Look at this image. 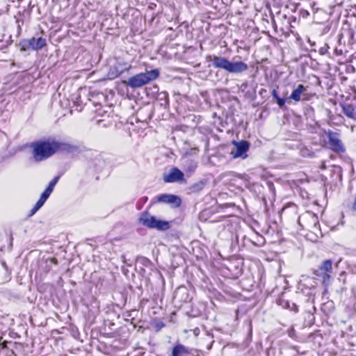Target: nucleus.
<instances>
[{
	"instance_id": "obj_10",
	"label": "nucleus",
	"mask_w": 356,
	"mask_h": 356,
	"mask_svg": "<svg viewBox=\"0 0 356 356\" xmlns=\"http://www.w3.org/2000/svg\"><path fill=\"white\" fill-rule=\"evenodd\" d=\"M232 144L234 147L231 151V155L233 159H245L248 158V152L250 148V143L245 140H241L240 141L232 140Z\"/></svg>"
},
{
	"instance_id": "obj_36",
	"label": "nucleus",
	"mask_w": 356,
	"mask_h": 356,
	"mask_svg": "<svg viewBox=\"0 0 356 356\" xmlns=\"http://www.w3.org/2000/svg\"><path fill=\"white\" fill-rule=\"evenodd\" d=\"M334 53L337 56H341L343 54V50L341 49H339L337 47H335L334 49Z\"/></svg>"
},
{
	"instance_id": "obj_47",
	"label": "nucleus",
	"mask_w": 356,
	"mask_h": 356,
	"mask_svg": "<svg viewBox=\"0 0 356 356\" xmlns=\"http://www.w3.org/2000/svg\"><path fill=\"white\" fill-rule=\"evenodd\" d=\"M249 326H250V328H249V334L251 335L252 334V325H251V322H250L249 323Z\"/></svg>"
},
{
	"instance_id": "obj_33",
	"label": "nucleus",
	"mask_w": 356,
	"mask_h": 356,
	"mask_svg": "<svg viewBox=\"0 0 356 356\" xmlns=\"http://www.w3.org/2000/svg\"><path fill=\"white\" fill-rule=\"evenodd\" d=\"M350 40L352 41V43L354 44V43H356V32L355 33H353V32H350Z\"/></svg>"
},
{
	"instance_id": "obj_4",
	"label": "nucleus",
	"mask_w": 356,
	"mask_h": 356,
	"mask_svg": "<svg viewBox=\"0 0 356 356\" xmlns=\"http://www.w3.org/2000/svg\"><path fill=\"white\" fill-rule=\"evenodd\" d=\"M21 51H39L47 46V37L43 31L31 38L22 39L17 44Z\"/></svg>"
},
{
	"instance_id": "obj_5",
	"label": "nucleus",
	"mask_w": 356,
	"mask_h": 356,
	"mask_svg": "<svg viewBox=\"0 0 356 356\" xmlns=\"http://www.w3.org/2000/svg\"><path fill=\"white\" fill-rule=\"evenodd\" d=\"M159 75L160 71L157 68L146 70L145 72H141L131 76L127 80L123 81L122 83L131 88H138L154 81Z\"/></svg>"
},
{
	"instance_id": "obj_2",
	"label": "nucleus",
	"mask_w": 356,
	"mask_h": 356,
	"mask_svg": "<svg viewBox=\"0 0 356 356\" xmlns=\"http://www.w3.org/2000/svg\"><path fill=\"white\" fill-rule=\"evenodd\" d=\"M32 156L35 161L41 162L56 153V138L47 137L31 143Z\"/></svg>"
},
{
	"instance_id": "obj_1",
	"label": "nucleus",
	"mask_w": 356,
	"mask_h": 356,
	"mask_svg": "<svg viewBox=\"0 0 356 356\" xmlns=\"http://www.w3.org/2000/svg\"><path fill=\"white\" fill-rule=\"evenodd\" d=\"M277 302L282 308L289 309L296 314L300 309L309 316L312 315L313 312L316 309L314 305H313V299L311 300V297L306 298L302 291H296L289 300L284 299L282 295L278 298Z\"/></svg>"
},
{
	"instance_id": "obj_57",
	"label": "nucleus",
	"mask_w": 356,
	"mask_h": 356,
	"mask_svg": "<svg viewBox=\"0 0 356 356\" xmlns=\"http://www.w3.org/2000/svg\"><path fill=\"white\" fill-rule=\"evenodd\" d=\"M3 47V46H1V47H0V49H2Z\"/></svg>"
},
{
	"instance_id": "obj_16",
	"label": "nucleus",
	"mask_w": 356,
	"mask_h": 356,
	"mask_svg": "<svg viewBox=\"0 0 356 356\" xmlns=\"http://www.w3.org/2000/svg\"><path fill=\"white\" fill-rule=\"evenodd\" d=\"M307 86L302 84H298V86L292 91L289 96V99L295 102L309 101L310 95L307 92Z\"/></svg>"
},
{
	"instance_id": "obj_40",
	"label": "nucleus",
	"mask_w": 356,
	"mask_h": 356,
	"mask_svg": "<svg viewBox=\"0 0 356 356\" xmlns=\"http://www.w3.org/2000/svg\"><path fill=\"white\" fill-rule=\"evenodd\" d=\"M148 200V197L144 196L140 198L139 202L142 203H145Z\"/></svg>"
},
{
	"instance_id": "obj_35",
	"label": "nucleus",
	"mask_w": 356,
	"mask_h": 356,
	"mask_svg": "<svg viewBox=\"0 0 356 356\" xmlns=\"http://www.w3.org/2000/svg\"><path fill=\"white\" fill-rule=\"evenodd\" d=\"M271 95H272V97H273V99H275H275H277L278 97H280V96L278 95V92H277V90H276V89H273V91H272V92H271Z\"/></svg>"
},
{
	"instance_id": "obj_28",
	"label": "nucleus",
	"mask_w": 356,
	"mask_h": 356,
	"mask_svg": "<svg viewBox=\"0 0 356 356\" xmlns=\"http://www.w3.org/2000/svg\"><path fill=\"white\" fill-rule=\"evenodd\" d=\"M288 335L290 338L296 339L297 338L296 330L293 326H291L290 329L288 330Z\"/></svg>"
},
{
	"instance_id": "obj_3",
	"label": "nucleus",
	"mask_w": 356,
	"mask_h": 356,
	"mask_svg": "<svg viewBox=\"0 0 356 356\" xmlns=\"http://www.w3.org/2000/svg\"><path fill=\"white\" fill-rule=\"evenodd\" d=\"M207 61L211 63L213 68L223 70L231 74H241L248 69V64L241 60H229L228 58L217 55H209Z\"/></svg>"
},
{
	"instance_id": "obj_44",
	"label": "nucleus",
	"mask_w": 356,
	"mask_h": 356,
	"mask_svg": "<svg viewBox=\"0 0 356 356\" xmlns=\"http://www.w3.org/2000/svg\"><path fill=\"white\" fill-rule=\"evenodd\" d=\"M137 312L136 310H132L131 312H129V314L127 315L128 317H131L132 316H134V313H136Z\"/></svg>"
},
{
	"instance_id": "obj_22",
	"label": "nucleus",
	"mask_w": 356,
	"mask_h": 356,
	"mask_svg": "<svg viewBox=\"0 0 356 356\" xmlns=\"http://www.w3.org/2000/svg\"><path fill=\"white\" fill-rule=\"evenodd\" d=\"M155 99L159 103L160 106L164 108H169V97L168 93L166 91H161Z\"/></svg>"
},
{
	"instance_id": "obj_31",
	"label": "nucleus",
	"mask_w": 356,
	"mask_h": 356,
	"mask_svg": "<svg viewBox=\"0 0 356 356\" xmlns=\"http://www.w3.org/2000/svg\"><path fill=\"white\" fill-rule=\"evenodd\" d=\"M60 178V175L55 177L51 181H50L49 184L51 185V186H53L54 188L55 186L56 185V184L58 183V181H59Z\"/></svg>"
},
{
	"instance_id": "obj_54",
	"label": "nucleus",
	"mask_w": 356,
	"mask_h": 356,
	"mask_svg": "<svg viewBox=\"0 0 356 356\" xmlns=\"http://www.w3.org/2000/svg\"><path fill=\"white\" fill-rule=\"evenodd\" d=\"M5 343H6V341L3 342V343H2V345H3V348H5V347H6Z\"/></svg>"
},
{
	"instance_id": "obj_23",
	"label": "nucleus",
	"mask_w": 356,
	"mask_h": 356,
	"mask_svg": "<svg viewBox=\"0 0 356 356\" xmlns=\"http://www.w3.org/2000/svg\"><path fill=\"white\" fill-rule=\"evenodd\" d=\"M343 113L348 118L354 119L355 118V107L353 105L346 103L341 104Z\"/></svg>"
},
{
	"instance_id": "obj_20",
	"label": "nucleus",
	"mask_w": 356,
	"mask_h": 356,
	"mask_svg": "<svg viewBox=\"0 0 356 356\" xmlns=\"http://www.w3.org/2000/svg\"><path fill=\"white\" fill-rule=\"evenodd\" d=\"M244 179L245 186L248 188L250 191L261 193L263 186L257 182H252L250 178L247 175L242 176Z\"/></svg>"
},
{
	"instance_id": "obj_46",
	"label": "nucleus",
	"mask_w": 356,
	"mask_h": 356,
	"mask_svg": "<svg viewBox=\"0 0 356 356\" xmlns=\"http://www.w3.org/2000/svg\"><path fill=\"white\" fill-rule=\"evenodd\" d=\"M241 273H242V270H241V269H239V270H238L237 273H236V276L238 277V276L241 275Z\"/></svg>"
},
{
	"instance_id": "obj_39",
	"label": "nucleus",
	"mask_w": 356,
	"mask_h": 356,
	"mask_svg": "<svg viewBox=\"0 0 356 356\" xmlns=\"http://www.w3.org/2000/svg\"><path fill=\"white\" fill-rule=\"evenodd\" d=\"M38 210L35 208L34 207H33V209L30 211V213L29 214V216H33Z\"/></svg>"
},
{
	"instance_id": "obj_25",
	"label": "nucleus",
	"mask_w": 356,
	"mask_h": 356,
	"mask_svg": "<svg viewBox=\"0 0 356 356\" xmlns=\"http://www.w3.org/2000/svg\"><path fill=\"white\" fill-rule=\"evenodd\" d=\"M146 92L147 96H151L153 98H155L161 92L157 85L146 88Z\"/></svg>"
},
{
	"instance_id": "obj_6",
	"label": "nucleus",
	"mask_w": 356,
	"mask_h": 356,
	"mask_svg": "<svg viewBox=\"0 0 356 356\" xmlns=\"http://www.w3.org/2000/svg\"><path fill=\"white\" fill-rule=\"evenodd\" d=\"M138 221L149 229H155L158 231L163 232L170 228V222L158 219L156 216L150 215L147 210L140 214Z\"/></svg>"
},
{
	"instance_id": "obj_38",
	"label": "nucleus",
	"mask_w": 356,
	"mask_h": 356,
	"mask_svg": "<svg viewBox=\"0 0 356 356\" xmlns=\"http://www.w3.org/2000/svg\"><path fill=\"white\" fill-rule=\"evenodd\" d=\"M157 5L155 3H149L147 8L149 10H154L156 8Z\"/></svg>"
},
{
	"instance_id": "obj_37",
	"label": "nucleus",
	"mask_w": 356,
	"mask_h": 356,
	"mask_svg": "<svg viewBox=\"0 0 356 356\" xmlns=\"http://www.w3.org/2000/svg\"><path fill=\"white\" fill-rule=\"evenodd\" d=\"M266 184H267V185H268V188H269V189L270 191H275L274 184H273V183L272 181H267Z\"/></svg>"
},
{
	"instance_id": "obj_50",
	"label": "nucleus",
	"mask_w": 356,
	"mask_h": 356,
	"mask_svg": "<svg viewBox=\"0 0 356 356\" xmlns=\"http://www.w3.org/2000/svg\"><path fill=\"white\" fill-rule=\"evenodd\" d=\"M208 335H209V336H210V337H211L212 338H213V337H214V336H213V333H211V332H208Z\"/></svg>"
},
{
	"instance_id": "obj_43",
	"label": "nucleus",
	"mask_w": 356,
	"mask_h": 356,
	"mask_svg": "<svg viewBox=\"0 0 356 356\" xmlns=\"http://www.w3.org/2000/svg\"><path fill=\"white\" fill-rule=\"evenodd\" d=\"M139 273L141 274L143 277L145 276V270L143 267H141Z\"/></svg>"
},
{
	"instance_id": "obj_9",
	"label": "nucleus",
	"mask_w": 356,
	"mask_h": 356,
	"mask_svg": "<svg viewBox=\"0 0 356 356\" xmlns=\"http://www.w3.org/2000/svg\"><path fill=\"white\" fill-rule=\"evenodd\" d=\"M325 134L327 138V147L332 152L337 154H343L346 148L340 139V134L330 129L326 131Z\"/></svg>"
},
{
	"instance_id": "obj_53",
	"label": "nucleus",
	"mask_w": 356,
	"mask_h": 356,
	"mask_svg": "<svg viewBox=\"0 0 356 356\" xmlns=\"http://www.w3.org/2000/svg\"><path fill=\"white\" fill-rule=\"evenodd\" d=\"M270 350H271V349H270V348H269V349L267 350V354H268V355H269V354H270Z\"/></svg>"
},
{
	"instance_id": "obj_15",
	"label": "nucleus",
	"mask_w": 356,
	"mask_h": 356,
	"mask_svg": "<svg viewBox=\"0 0 356 356\" xmlns=\"http://www.w3.org/2000/svg\"><path fill=\"white\" fill-rule=\"evenodd\" d=\"M301 219L306 224V229L311 232L316 233V231H320V225L318 216L313 212H307L306 215L299 218V224L300 225Z\"/></svg>"
},
{
	"instance_id": "obj_17",
	"label": "nucleus",
	"mask_w": 356,
	"mask_h": 356,
	"mask_svg": "<svg viewBox=\"0 0 356 356\" xmlns=\"http://www.w3.org/2000/svg\"><path fill=\"white\" fill-rule=\"evenodd\" d=\"M131 67V65L125 62H117L112 67H111L108 76L109 79H113L126 71H128Z\"/></svg>"
},
{
	"instance_id": "obj_55",
	"label": "nucleus",
	"mask_w": 356,
	"mask_h": 356,
	"mask_svg": "<svg viewBox=\"0 0 356 356\" xmlns=\"http://www.w3.org/2000/svg\"><path fill=\"white\" fill-rule=\"evenodd\" d=\"M309 15V13L307 12V13H305V15Z\"/></svg>"
},
{
	"instance_id": "obj_8",
	"label": "nucleus",
	"mask_w": 356,
	"mask_h": 356,
	"mask_svg": "<svg viewBox=\"0 0 356 356\" xmlns=\"http://www.w3.org/2000/svg\"><path fill=\"white\" fill-rule=\"evenodd\" d=\"M332 264L331 259H326L313 270V274L321 281L325 287H327L332 283Z\"/></svg>"
},
{
	"instance_id": "obj_51",
	"label": "nucleus",
	"mask_w": 356,
	"mask_h": 356,
	"mask_svg": "<svg viewBox=\"0 0 356 356\" xmlns=\"http://www.w3.org/2000/svg\"><path fill=\"white\" fill-rule=\"evenodd\" d=\"M152 115H153V111H151V114L149 115L148 119L150 120L152 117Z\"/></svg>"
},
{
	"instance_id": "obj_42",
	"label": "nucleus",
	"mask_w": 356,
	"mask_h": 356,
	"mask_svg": "<svg viewBox=\"0 0 356 356\" xmlns=\"http://www.w3.org/2000/svg\"><path fill=\"white\" fill-rule=\"evenodd\" d=\"M147 301V299L143 298L140 302V307H143V305L146 304Z\"/></svg>"
},
{
	"instance_id": "obj_48",
	"label": "nucleus",
	"mask_w": 356,
	"mask_h": 356,
	"mask_svg": "<svg viewBox=\"0 0 356 356\" xmlns=\"http://www.w3.org/2000/svg\"><path fill=\"white\" fill-rule=\"evenodd\" d=\"M138 290H139V291H140V293H138V296H140V295L142 294V293H143V289H142V286H138Z\"/></svg>"
},
{
	"instance_id": "obj_29",
	"label": "nucleus",
	"mask_w": 356,
	"mask_h": 356,
	"mask_svg": "<svg viewBox=\"0 0 356 356\" xmlns=\"http://www.w3.org/2000/svg\"><path fill=\"white\" fill-rule=\"evenodd\" d=\"M329 46L327 44H325L323 47H321L318 49V52L321 55H325L328 53Z\"/></svg>"
},
{
	"instance_id": "obj_18",
	"label": "nucleus",
	"mask_w": 356,
	"mask_h": 356,
	"mask_svg": "<svg viewBox=\"0 0 356 356\" xmlns=\"http://www.w3.org/2000/svg\"><path fill=\"white\" fill-rule=\"evenodd\" d=\"M191 351V348L186 347L180 343H177L172 348V351L169 356H193Z\"/></svg>"
},
{
	"instance_id": "obj_52",
	"label": "nucleus",
	"mask_w": 356,
	"mask_h": 356,
	"mask_svg": "<svg viewBox=\"0 0 356 356\" xmlns=\"http://www.w3.org/2000/svg\"><path fill=\"white\" fill-rule=\"evenodd\" d=\"M308 295H310V293H308ZM306 298H308V297H311V300H312V298L314 299V297H312V296H306Z\"/></svg>"
},
{
	"instance_id": "obj_11",
	"label": "nucleus",
	"mask_w": 356,
	"mask_h": 356,
	"mask_svg": "<svg viewBox=\"0 0 356 356\" xmlns=\"http://www.w3.org/2000/svg\"><path fill=\"white\" fill-rule=\"evenodd\" d=\"M156 202L168 204L171 206L172 208H178L181 204V199L177 195L163 193L156 196L153 199L152 204Z\"/></svg>"
},
{
	"instance_id": "obj_34",
	"label": "nucleus",
	"mask_w": 356,
	"mask_h": 356,
	"mask_svg": "<svg viewBox=\"0 0 356 356\" xmlns=\"http://www.w3.org/2000/svg\"><path fill=\"white\" fill-rule=\"evenodd\" d=\"M54 188L51 186V185L48 184L47 187L44 190L45 192L51 195V193L53 192Z\"/></svg>"
},
{
	"instance_id": "obj_14",
	"label": "nucleus",
	"mask_w": 356,
	"mask_h": 356,
	"mask_svg": "<svg viewBox=\"0 0 356 356\" xmlns=\"http://www.w3.org/2000/svg\"><path fill=\"white\" fill-rule=\"evenodd\" d=\"M163 180L165 183L186 182L184 173L177 167H172L168 173H164Z\"/></svg>"
},
{
	"instance_id": "obj_19",
	"label": "nucleus",
	"mask_w": 356,
	"mask_h": 356,
	"mask_svg": "<svg viewBox=\"0 0 356 356\" xmlns=\"http://www.w3.org/2000/svg\"><path fill=\"white\" fill-rule=\"evenodd\" d=\"M56 153L58 152H63L67 153H74L77 152L79 147L70 143L58 141L56 139Z\"/></svg>"
},
{
	"instance_id": "obj_12",
	"label": "nucleus",
	"mask_w": 356,
	"mask_h": 356,
	"mask_svg": "<svg viewBox=\"0 0 356 356\" xmlns=\"http://www.w3.org/2000/svg\"><path fill=\"white\" fill-rule=\"evenodd\" d=\"M192 297L189 290L184 286H180L174 292L173 301L178 307H181L183 303L191 302Z\"/></svg>"
},
{
	"instance_id": "obj_24",
	"label": "nucleus",
	"mask_w": 356,
	"mask_h": 356,
	"mask_svg": "<svg viewBox=\"0 0 356 356\" xmlns=\"http://www.w3.org/2000/svg\"><path fill=\"white\" fill-rule=\"evenodd\" d=\"M136 261L138 264L141 265L143 267L147 268L151 270L154 268V264L152 261L144 256H138L136 259Z\"/></svg>"
},
{
	"instance_id": "obj_27",
	"label": "nucleus",
	"mask_w": 356,
	"mask_h": 356,
	"mask_svg": "<svg viewBox=\"0 0 356 356\" xmlns=\"http://www.w3.org/2000/svg\"><path fill=\"white\" fill-rule=\"evenodd\" d=\"M275 102L280 108H282L285 105L286 98L278 97Z\"/></svg>"
},
{
	"instance_id": "obj_41",
	"label": "nucleus",
	"mask_w": 356,
	"mask_h": 356,
	"mask_svg": "<svg viewBox=\"0 0 356 356\" xmlns=\"http://www.w3.org/2000/svg\"><path fill=\"white\" fill-rule=\"evenodd\" d=\"M352 209L353 211H356V193H355V196L354 198V201L353 202Z\"/></svg>"
},
{
	"instance_id": "obj_58",
	"label": "nucleus",
	"mask_w": 356,
	"mask_h": 356,
	"mask_svg": "<svg viewBox=\"0 0 356 356\" xmlns=\"http://www.w3.org/2000/svg\"><path fill=\"white\" fill-rule=\"evenodd\" d=\"M141 356H144V353Z\"/></svg>"
},
{
	"instance_id": "obj_45",
	"label": "nucleus",
	"mask_w": 356,
	"mask_h": 356,
	"mask_svg": "<svg viewBox=\"0 0 356 356\" xmlns=\"http://www.w3.org/2000/svg\"><path fill=\"white\" fill-rule=\"evenodd\" d=\"M1 264L3 266V268L6 269V270L8 271V266H7L6 262L5 261H2Z\"/></svg>"
},
{
	"instance_id": "obj_32",
	"label": "nucleus",
	"mask_w": 356,
	"mask_h": 356,
	"mask_svg": "<svg viewBox=\"0 0 356 356\" xmlns=\"http://www.w3.org/2000/svg\"><path fill=\"white\" fill-rule=\"evenodd\" d=\"M44 202L39 199L35 204L34 207L39 210L44 205Z\"/></svg>"
},
{
	"instance_id": "obj_56",
	"label": "nucleus",
	"mask_w": 356,
	"mask_h": 356,
	"mask_svg": "<svg viewBox=\"0 0 356 356\" xmlns=\"http://www.w3.org/2000/svg\"><path fill=\"white\" fill-rule=\"evenodd\" d=\"M309 15V13L307 12V13H305V15Z\"/></svg>"
},
{
	"instance_id": "obj_49",
	"label": "nucleus",
	"mask_w": 356,
	"mask_h": 356,
	"mask_svg": "<svg viewBox=\"0 0 356 356\" xmlns=\"http://www.w3.org/2000/svg\"><path fill=\"white\" fill-rule=\"evenodd\" d=\"M308 42L310 43L311 46H312V47L316 45L315 42H312V41L309 39L308 40Z\"/></svg>"
},
{
	"instance_id": "obj_13",
	"label": "nucleus",
	"mask_w": 356,
	"mask_h": 356,
	"mask_svg": "<svg viewBox=\"0 0 356 356\" xmlns=\"http://www.w3.org/2000/svg\"><path fill=\"white\" fill-rule=\"evenodd\" d=\"M87 158L88 159V168L94 170L97 172L102 171V170L106 166V161L104 159L102 154L97 152H91L90 155L87 156Z\"/></svg>"
},
{
	"instance_id": "obj_30",
	"label": "nucleus",
	"mask_w": 356,
	"mask_h": 356,
	"mask_svg": "<svg viewBox=\"0 0 356 356\" xmlns=\"http://www.w3.org/2000/svg\"><path fill=\"white\" fill-rule=\"evenodd\" d=\"M49 196H50V195L44 191L42 193V194L40 195V197L39 199L45 203V202L47 200V199L49 197Z\"/></svg>"
},
{
	"instance_id": "obj_21",
	"label": "nucleus",
	"mask_w": 356,
	"mask_h": 356,
	"mask_svg": "<svg viewBox=\"0 0 356 356\" xmlns=\"http://www.w3.org/2000/svg\"><path fill=\"white\" fill-rule=\"evenodd\" d=\"M208 183V180L202 179L189 186L188 190L191 193H198L201 192Z\"/></svg>"
},
{
	"instance_id": "obj_26",
	"label": "nucleus",
	"mask_w": 356,
	"mask_h": 356,
	"mask_svg": "<svg viewBox=\"0 0 356 356\" xmlns=\"http://www.w3.org/2000/svg\"><path fill=\"white\" fill-rule=\"evenodd\" d=\"M197 163L194 161L189 159L186 161V170L188 172H194L197 168Z\"/></svg>"
},
{
	"instance_id": "obj_7",
	"label": "nucleus",
	"mask_w": 356,
	"mask_h": 356,
	"mask_svg": "<svg viewBox=\"0 0 356 356\" xmlns=\"http://www.w3.org/2000/svg\"><path fill=\"white\" fill-rule=\"evenodd\" d=\"M356 282V274L346 273L343 271L339 277L331 283L332 289L338 294L342 295L348 288L353 289V283Z\"/></svg>"
}]
</instances>
